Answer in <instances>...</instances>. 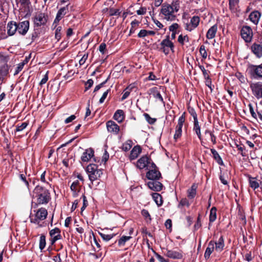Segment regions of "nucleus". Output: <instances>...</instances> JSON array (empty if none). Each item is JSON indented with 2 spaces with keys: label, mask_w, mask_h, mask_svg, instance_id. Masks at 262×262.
Segmentation results:
<instances>
[{
  "label": "nucleus",
  "mask_w": 262,
  "mask_h": 262,
  "mask_svg": "<svg viewBox=\"0 0 262 262\" xmlns=\"http://www.w3.org/2000/svg\"><path fill=\"white\" fill-rule=\"evenodd\" d=\"M182 130H178L176 129L175 133L174 134L173 138L176 141H177L182 136Z\"/></svg>",
  "instance_id": "864d4df0"
},
{
  "label": "nucleus",
  "mask_w": 262,
  "mask_h": 262,
  "mask_svg": "<svg viewBox=\"0 0 262 262\" xmlns=\"http://www.w3.org/2000/svg\"><path fill=\"white\" fill-rule=\"evenodd\" d=\"M132 238L130 236H123L118 240V245L120 247L124 246L125 243Z\"/></svg>",
  "instance_id": "f704fd0d"
},
{
  "label": "nucleus",
  "mask_w": 262,
  "mask_h": 262,
  "mask_svg": "<svg viewBox=\"0 0 262 262\" xmlns=\"http://www.w3.org/2000/svg\"><path fill=\"white\" fill-rule=\"evenodd\" d=\"M260 14L258 11H254L249 15L250 20L254 24H257L260 18Z\"/></svg>",
  "instance_id": "cd10ccee"
},
{
  "label": "nucleus",
  "mask_w": 262,
  "mask_h": 262,
  "mask_svg": "<svg viewBox=\"0 0 262 262\" xmlns=\"http://www.w3.org/2000/svg\"><path fill=\"white\" fill-rule=\"evenodd\" d=\"M100 235L103 240L108 241L115 236V234H105L100 233Z\"/></svg>",
  "instance_id": "c03bdc74"
},
{
  "label": "nucleus",
  "mask_w": 262,
  "mask_h": 262,
  "mask_svg": "<svg viewBox=\"0 0 262 262\" xmlns=\"http://www.w3.org/2000/svg\"><path fill=\"white\" fill-rule=\"evenodd\" d=\"M47 21V17L42 13L36 14L34 18V23L36 25L40 26L45 25Z\"/></svg>",
  "instance_id": "4468645a"
},
{
  "label": "nucleus",
  "mask_w": 262,
  "mask_h": 262,
  "mask_svg": "<svg viewBox=\"0 0 262 262\" xmlns=\"http://www.w3.org/2000/svg\"><path fill=\"white\" fill-rule=\"evenodd\" d=\"M165 255L172 259H181L183 257V254L180 250H167Z\"/></svg>",
  "instance_id": "dca6fc26"
},
{
  "label": "nucleus",
  "mask_w": 262,
  "mask_h": 262,
  "mask_svg": "<svg viewBox=\"0 0 262 262\" xmlns=\"http://www.w3.org/2000/svg\"><path fill=\"white\" fill-rule=\"evenodd\" d=\"M94 156V151L89 148L85 150L81 156V160L83 162H88Z\"/></svg>",
  "instance_id": "4be33fe9"
},
{
  "label": "nucleus",
  "mask_w": 262,
  "mask_h": 262,
  "mask_svg": "<svg viewBox=\"0 0 262 262\" xmlns=\"http://www.w3.org/2000/svg\"><path fill=\"white\" fill-rule=\"evenodd\" d=\"M107 130L114 134H117L119 130V126L114 121H108L106 123Z\"/></svg>",
  "instance_id": "ddd939ff"
},
{
  "label": "nucleus",
  "mask_w": 262,
  "mask_h": 262,
  "mask_svg": "<svg viewBox=\"0 0 262 262\" xmlns=\"http://www.w3.org/2000/svg\"><path fill=\"white\" fill-rule=\"evenodd\" d=\"M27 62V60H26L25 61L19 63L16 69V71L14 73V75H17L20 71H21L26 63Z\"/></svg>",
  "instance_id": "a18cd8bd"
},
{
  "label": "nucleus",
  "mask_w": 262,
  "mask_h": 262,
  "mask_svg": "<svg viewBox=\"0 0 262 262\" xmlns=\"http://www.w3.org/2000/svg\"><path fill=\"white\" fill-rule=\"evenodd\" d=\"M98 170L97 166L95 164H91L89 165L86 168V171H87L88 174H90V173L93 172L95 171V170Z\"/></svg>",
  "instance_id": "ea45409f"
},
{
  "label": "nucleus",
  "mask_w": 262,
  "mask_h": 262,
  "mask_svg": "<svg viewBox=\"0 0 262 262\" xmlns=\"http://www.w3.org/2000/svg\"><path fill=\"white\" fill-rule=\"evenodd\" d=\"M251 50L257 58L262 57V44L254 43L251 46Z\"/></svg>",
  "instance_id": "9b49d317"
},
{
  "label": "nucleus",
  "mask_w": 262,
  "mask_h": 262,
  "mask_svg": "<svg viewBox=\"0 0 262 262\" xmlns=\"http://www.w3.org/2000/svg\"><path fill=\"white\" fill-rule=\"evenodd\" d=\"M132 147L131 141H128L126 143L123 144L122 145V149L124 151H128Z\"/></svg>",
  "instance_id": "8fccbe9b"
},
{
  "label": "nucleus",
  "mask_w": 262,
  "mask_h": 262,
  "mask_svg": "<svg viewBox=\"0 0 262 262\" xmlns=\"http://www.w3.org/2000/svg\"><path fill=\"white\" fill-rule=\"evenodd\" d=\"M141 214L147 222H150L151 221L150 214L147 210L143 209L141 211Z\"/></svg>",
  "instance_id": "79ce46f5"
},
{
  "label": "nucleus",
  "mask_w": 262,
  "mask_h": 262,
  "mask_svg": "<svg viewBox=\"0 0 262 262\" xmlns=\"http://www.w3.org/2000/svg\"><path fill=\"white\" fill-rule=\"evenodd\" d=\"M156 257L160 262H168L167 260H166L163 257L159 254H156Z\"/></svg>",
  "instance_id": "774afa93"
},
{
  "label": "nucleus",
  "mask_w": 262,
  "mask_h": 262,
  "mask_svg": "<svg viewBox=\"0 0 262 262\" xmlns=\"http://www.w3.org/2000/svg\"><path fill=\"white\" fill-rule=\"evenodd\" d=\"M55 30V38L59 40L61 38V31L62 30V27L61 26L56 27Z\"/></svg>",
  "instance_id": "de8ad7c7"
},
{
  "label": "nucleus",
  "mask_w": 262,
  "mask_h": 262,
  "mask_svg": "<svg viewBox=\"0 0 262 262\" xmlns=\"http://www.w3.org/2000/svg\"><path fill=\"white\" fill-rule=\"evenodd\" d=\"M68 12V8L67 7H63L60 8L57 13L56 16L58 17L59 18H62L64 15L66 14Z\"/></svg>",
  "instance_id": "4c0bfd02"
},
{
  "label": "nucleus",
  "mask_w": 262,
  "mask_h": 262,
  "mask_svg": "<svg viewBox=\"0 0 262 262\" xmlns=\"http://www.w3.org/2000/svg\"><path fill=\"white\" fill-rule=\"evenodd\" d=\"M114 119L119 123L122 122L124 119L123 111L121 110H117L114 115Z\"/></svg>",
  "instance_id": "bb28decb"
},
{
  "label": "nucleus",
  "mask_w": 262,
  "mask_h": 262,
  "mask_svg": "<svg viewBox=\"0 0 262 262\" xmlns=\"http://www.w3.org/2000/svg\"><path fill=\"white\" fill-rule=\"evenodd\" d=\"M17 31L23 35H25L29 29V22L28 20H25L17 24Z\"/></svg>",
  "instance_id": "9d476101"
},
{
  "label": "nucleus",
  "mask_w": 262,
  "mask_h": 262,
  "mask_svg": "<svg viewBox=\"0 0 262 262\" xmlns=\"http://www.w3.org/2000/svg\"><path fill=\"white\" fill-rule=\"evenodd\" d=\"M241 34L242 37L246 42L251 41L253 36V33L250 27L244 26L241 30Z\"/></svg>",
  "instance_id": "0eeeda50"
},
{
  "label": "nucleus",
  "mask_w": 262,
  "mask_h": 262,
  "mask_svg": "<svg viewBox=\"0 0 262 262\" xmlns=\"http://www.w3.org/2000/svg\"><path fill=\"white\" fill-rule=\"evenodd\" d=\"M161 174L160 172L157 170L156 166L155 167L148 169V171L146 173V177L149 180H158L160 177Z\"/></svg>",
  "instance_id": "f8f14e48"
},
{
  "label": "nucleus",
  "mask_w": 262,
  "mask_h": 262,
  "mask_svg": "<svg viewBox=\"0 0 262 262\" xmlns=\"http://www.w3.org/2000/svg\"><path fill=\"white\" fill-rule=\"evenodd\" d=\"M216 219V209L215 207H212L210 211L209 221L213 222Z\"/></svg>",
  "instance_id": "7c9ffc66"
},
{
  "label": "nucleus",
  "mask_w": 262,
  "mask_h": 262,
  "mask_svg": "<svg viewBox=\"0 0 262 262\" xmlns=\"http://www.w3.org/2000/svg\"><path fill=\"white\" fill-rule=\"evenodd\" d=\"M83 199V206L81 208V211H83L88 205V202L86 200V196L84 195H82Z\"/></svg>",
  "instance_id": "bf43d9fd"
},
{
  "label": "nucleus",
  "mask_w": 262,
  "mask_h": 262,
  "mask_svg": "<svg viewBox=\"0 0 262 262\" xmlns=\"http://www.w3.org/2000/svg\"><path fill=\"white\" fill-rule=\"evenodd\" d=\"M50 235L52 237V244H54L56 241L61 238L60 231L57 228H55L52 229L50 231Z\"/></svg>",
  "instance_id": "f3484780"
},
{
  "label": "nucleus",
  "mask_w": 262,
  "mask_h": 262,
  "mask_svg": "<svg viewBox=\"0 0 262 262\" xmlns=\"http://www.w3.org/2000/svg\"><path fill=\"white\" fill-rule=\"evenodd\" d=\"M147 36V30L144 29L140 30V31L139 32L138 34V36L140 38H143Z\"/></svg>",
  "instance_id": "5fc2aeb1"
},
{
  "label": "nucleus",
  "mask_w": 262,
  "mask_h": 262,
  "mask_svg": "<svg viewBox=\"0 0 262 262\" xmlns=\"http://www.w3.org/2000/svg\"><path fill=\"white\" fill-rule=\"evenodd\" d=\"M178 40L180 43L183 45L184 42H188V37L187 35L183 36L180 35L179 36Z\"/></svg>",
  "instance_id": "49530a36"
},
{
  "label": "nucleus",
  "mask_w": 262,
  "mask_h": 262,
  "mask_svg": "<svg viewBox=\"0 0 262 262\" xmlns=\"http://www.w3.org/2000/svg\"><path fill=\"white\" fill-rule=\"evenodd\" d=\"M224 246V239L222 236H221L217 242H214L215 252L220 253L223 250Z\"/></svg>",
  "instance_id": "412c9836"
},
{
  "label": "nucleus",
  "mask_w": 262,
  "mask_h": 262,
  "mask_svg": "<svg viewBox=\"0 0 262 262\" xmlns=\"http://www.w3.org/2000/svg\"><path fill=\"white\" fill-rule=\"evenodd\" d=\"M179 27V26L178 24L174 23L169 27V31L171 32H177V30L178 29Z\"/></svg>",
  "instance_id": "13d9d810"
},
{
  "label": "nucleus",
  "mask_w": 262,
  "mask_h": 262,
  "mask_svg": "<svg viewBox=\"0 0 262 262\" xmlns=\"http://www.w3.org/2000/svg\"><path fill=\"white\" fill-rule=\"evenodd\" d=\"M28 125L27 122H23L20 125H18L16 128V132H20L24 130Z\"/></svg>",
  "instance_id": "603ef678"
},
{
  "label": "nucleus",
  "mask_w": 262,
  "mask_h": 262,
  "mask_svg": "<svg viewBox=\"0 0 262 262\" xmlns=\"http://www.w3.org/2000/svg\"><path fill=\"white\" fill-rule=\"evenodd\" d=\"M200 23V18L198 16H193L189 23L185 24V29L189 31H191L198 27Z\"/></svg>",
  "instance_id": "6e6552de"
},
{
  "label": "nucleus",
  "mask_w": 262,
  "mask_h": 262,
  "mask_svg": "<svg viewBox=\"0 0 262 262\" xmlns=\"http://www.w3.org/2000/svg\"><path fill=\"white\" fill-rule=\"evenodd\" d=\"M196 186L195 184L192 185L190 189L188 190V196L189 198H193L196 194Z\"/></svg>",
  "instance_id": "473e14b6"
},
{
  "label": "nucleus",
  "mask_w": 262,
  "mask_h": 262,
  "mask_svg": "<svg viewBox=\"0 0 262 262\" xmlns=\"http://www.w3.org/2000/svg\"><path fill=\"white\" fill-rule=\"evenodd\" d=\"M110 91V90H107V91H106L105 92H104L103 93L102 97H101V98L99 100V102L100 103H102L104 101V100L106 98Z\"/></svg>",
  "instance_id": "052dcab7"
},
{
  "label": "nucleus",
  "mask_w": 262,
  "mask_h": 262,
  "mask_svg": "<svg viewBox=\"0 0 262 262\" xmlns=\"http://www.w3.org/2000/svg\"><path fill=\"white\" fill-rule=\"evenodd\" d=\"M102 174V171L101 169H98L95 171L89 174V178L91 181L93 182L98 179Z\"/></svg>",
  "instance_id": "a878e982"
},
{
  "label": "nucleus",
  "mask_w": 262,
  "mask_h": 262,
  "mask_svg": "<svg viewBox=\"0 0 262 262\" xmlns=\"http://www.w3.org/2000/svg\"><path fill=\"white\" fill-rule=\"evenodd\" d=\"M152 197L154 201L158 206L162 205L163 201L162 200V197L160 194L158 193H153L152 194Z\"/></svg>",
  "instance_id": "c756f323"
},
{
  "label": "nucleus",
  "mask_w": 262,
  "mask_h": 262,
  "mask_svg": "<svg viewBox=\"0 0 262 262\" xmlns=\"http://www.w3.org/2000/svg\"><path fill=\"white\" fill-rule=\"evenodd\" d=\"M205 135L210 139L213 144H216V137L210 130L208 129L206 130Z\"/></svg>",
  "instance_id": "2f4dec72"
},
{
  "label": "nucleus",
  "mask_w": 262,
  "mask_h": 262,
  "mask_svg": "<svg viewBox=\"0 0 262 262\" xmlns=\"http://www.w3.org/2000/svg\"><path fill=\"white\" fill-rule=\"evenodd\" d=\"M211 152L214 158L217 161L218 163H219L220 164H222L223 163L221 157L220 156L219 154L217 152V151L216 150H215L214 149H211Z\"/></svg>",
  "instance_id": "c9c22d12"
},
{
  "label": "nucleus",
  "mask_w": 262,
  "mask_h": 262,
  "mask_svg": "<svg viewBox=\"0 0 262 262\" xmlns=\"http://www.w3.org/2000/svg\"><path fill=\"white\" fill-rule=\"evenodd\" d=\"M147 185L149 189L156 191H160L162 188V184L156 181H150Z\"/></svg>",
  "instance_id": "6ab92c4d"
},
{
  "label": "nucleus",
  "mask_w": 262,
  "mask_h": 262,
  "mask_svg": "<svg viewBox=\"0 0 262 262\" xmlns=\"http://www.w3.org/2000/svg\"><path fill=\"white\" fill-rule=\"evenodd\" d=\"M189 203L188 201L186 199H183L180 202L178 207L179 208H180L183 206L189 207Z\"/></svg>",
  "instance_id": "3c124183"
},
{
  "label": "nucleus",
  "mask_w": 262,
  "mask_h": 262,
  "mask_svg": "<svg viewBox=\"0 0 262 262\" xmlns=\"http://www.w3.org/2000/svg\"><path fill=\"white\" fill-rule=\"evenodd\" d=\"M46 246V239L45 236H41L39 240V248L42 250Z\"/></svg>",
  "instance_id": "09e8293b"
},
{
  "label": "nucleus",
  "mask_w": 262,
  "mask_h": 262,
  "mask_svg": "<svg viewBox=\"0 0 262 262\" xmlns=\"http://www.w3.org/2000/svg\"><path fill=\"white\" fill-rule=\"evenodd\" d=\"M75 119H76V116L74 115H72L70 116V117H69L68 118H67L64 120V123L66 124H68L70 122H71L72 121H73Z\"/></svg>",
  "instance_id": "e2e57ef3"
},
{
  "label": "nucleus",
  "mask_w": 262,
  "mask_h": 262,
  "mask_svg": "<svg viewBox=\"0 0 262 262\" xmlns=\"http://www.w3.org/2000/svg\"><path fill=\"white\" fill-rule=\"evenodd\" d=\"M130 93V92H129V88H126V89L124 91L123 96L122 97V100L126 99L128 97Z\"/></svg>",
  "instance_id": "4d7b16f0"
},
{
  "label": "nucleus",
  "mask_w": 262,
  "mask_h": 262,
  "mask_svg": "<svg viewBox=\"0 0 262 262\" xmlns=\"http://www.w3.org/2000/svg\"><path fill=\"white\" fill-rule=\"evenodd\" d=\"M141 152V148L139 146H135L132 149L129 156V159L131 160L136 159L139 154Z\"/></svg>",
  "instance_id": "5701e85b"
},
{
  "label": "nucleus",
  "mask_w": 262,
  "mask_h": 262,
  "mask_svg": "<svg viewBox=\"0 0 262 262\" xmlns=\"http://www.w3.org/2000/svg\"><path fill=\"white\" fill-rule=\"evenodd\" d=\"M185 122V117L184 115H182L178 120V123L176 127V129L178 130H182V127L183 126V124Z\"/></svg>",
  "instance_id": "e433bc0d"
},
{
  "label": "nucleus",
  "mask_w": 262,
  "mask_h": 262,
  "mask_svg": "<svg viewBox=\"0 0 262 262\" xmlns=\"http://www.w3.org/2000/svg\"><path fill=\"white\" fill-rule=\"evenodd\" d=\"M249 183L250 187L254 189L259 187L258 182L255 178H250Z\"/></svg>",
  "instance_id": "72a5a7b5"
},
{
  "label": "nucleus",
  "mask_w": 262,
  "mask_h": 262,
  "mask_svg": "<svg viewBox=\"0 0 262 262\" xmlns=\"http://www.w3.org/2000/svg\"><path fill=\"white\" fill-rule=\"evenodd\" d=\"M215 251L214 248V242L210 241L207 247L206 251L204 253V257L205 259H208L209 258L210 255Z\"/></svg>",
  "instance_id": "aec40b11"
},
{
  "label": "nucleus",
  "mask_w": 262,
  "mask_h": 262,
  "mask_svg": "<svg viewBox=\"0 0 262 262\" xmlns=\"http://www.w3.org/2000/svg\"><path fill=\"white\" fill-rule=\"evenodd\" d=\"M250 88L253 96L257 99L262 98V82H256L250 85Z\"/></svg>",
  "instance_id": "423d86ee"
},
{
  "label": "nucleus",
  "mask_w": 262,
  "mask_h": 262,
  "mask_svg": "<svg viewBox=\"0 0 262 262\" xmlns=\"http://www.w3.org/2000/svg\"><path fill=\"white\" fill-rule=\"evenodd\" d=\"M108 158L109 154L105 149L102 156V161L105 163L108 160Z\"/></svg>",
  "instance_id": "680f3d73"
},
{
  "label": "nucleus",
  "mask_w": 262,
  "mask_h": 262,
  "mask_svg": "<svg viewBox=\"0 0 262 262\" xmlns=\"http://www.w3.org/2000/svg\"><path fill=\"white\" fill-rule=\"evenodd\" d=\"M179 10V6L177 3L163 5L161 10V14L164 19L172 21L176 19Z\"/></svg>",
  "instance_id": "f257e3e1"
},
{
  "label": "nucleus",
  "mask_w": 262,
  "mask_h": 262,
  "mask_svg": "<svg viewBox=\"0 0 262 262\" xmlns=\"http://www.w3.org/2000/svg\"><path fill=\"white\" fill-rule=\"evenodd\" d=\"M160 89L156 87L150 89V94L151 95L157 100L163 102V99L160 94Z\"/></svg>",
  "instance_id": "a211bd4d"
},
{
  "label": "nucleus",
  "mask_w": 262,
  "mask_h": 262,
  "mask_svg": "<svg viewBox=\"0 0 262 262\" xmlns=\"http://www.w3.org/2000/svg\"><path fill=\"white\" fill-rule=\"evenodd\" d=\"M229 7L232 11H235L236 9L238 3V0H229Z\"/></svg>",
  "instance_id": "58836bf2"
},
{
  "label": "nucleus",
  "mask_w": 262,
  "mask_h": 262,
  "mask_svg": "<svg viewBox=\"0 0 262 262\" xmlns=\"http://www.w3.org/2000/svg\"><path fill=\"white\" fill-rule=\"evenodd\" d=\"M106 49V45L104 43H102L99 46V50L102 54L104 53V51Z\"/></svg>",
  "instance_id": "338daca9"
},
{
  "label": "nucleus",
  "mask_w": 262,
  "mask_h": 262,
  "mask_svg": "<svg viewBox=\"0 0 262 262\" xmlns=\"http://www.w3.org/2000/svg\"><path fill=\"white\" fill-rule=\"evenodd\" d=\"M200 53L202 57L204 59H206L207 57V53L205 49V47L204 45H202L200 48Z\"/></svg>",
  "instance_id": "37998d69"
},
{
  "label": "nucleus",
  "mask_w": 262,
  "mask_h": 262,
  "mask_svg": "<svg viewBox=\"0 0 262 262\" xmlns=\"http://www.w3.org/2000/svg\"><path fill=\"white\" fill-rule=\"evenodd\" d=\"M17 23L11 21L8 23L6 27L7 33L9 36L13 35L17 31Z\"/></svg>",
  "instance_id": "2eb2a0df"
},
{
  "label": "nucleus",
  "mask_w": 262,
  "mask_h": 262,
  "mask_svg": "<svg viewBox=\"0 0 262 262\" xmlns=\"http://www.w3.org/2000/svg\"><path fill=\"white\" fill-rule=\"evenodd\" d=\"M144 116L146 120L148 122V123L150 124H154L157 120L156 118L150 117V116L148 114L146 113H145L144 114Z\"/></svg>",
  "instance_id": "a19ab883"
},
{
  "label": "nucleus",
  "mask_w": 262,
  "mask_h": 262,
  "mask_svg": "<svg viewBox=\"0 0 262 262\" xmlns=\"http://www.w3.org/2000/svg\"><path fill=\"white\" fill-rule=\"evenodd\" d=\"M199 68L201 71L203 72L205 78L208 79L209 75L208 74L207 71L205 69V68L203 66H200Z\"/></svg>",
  "instance_id": "6e6d98bb"
},
{
  "label": "nucleus",
  "mask_w": 262,
  "mask_h": 262,
  "mask_svg": "<svg viewBox=\"0 0 262 262\" xmlns=\"http://www.w3.org/2000/svg\"><path fill=\"white\" fill-rule=\"evenodd\" d=\"M33 196L37 198L39 204H47L51 199L49 190L39 186L34 189Z\"/></svg>",
  "instance_id": "f03ea898"
},
{
  "label": "nucleus",
  "mask_w": 262,
  "mask_h": 262,
  "mask_svg": "<svg viewBox=\"0 0 262 262\" xmlns=\"http://www.w3.org/2000/svg\"><path fill=\"white\" fill-rule=\"evenodd\" d=\"M249 69L253 76L262 78V63L259 65H251Z\"/></svg>",
  "instance_id": "1a4fd4ad"
},
{
  "label": "nucleus",
  "mask_w": 262,
  "mask_h": 262,
  "mask_svg": "<svg viewBox=\"0 0 262 262\" xmlns=\"http://www.w3.org/2000/svg\"><path fill=\"white\" fill-rule=\"evenodd\" d=\"M136 166L140 169H145L146 170L150 169L155 167V164L152 162L151 159L144 156L141 157L136 163Z\"/></svg>",
  "instance_id": "7ed1b4c3"
},
{
  "label": "nucleus",
  "mask_w": 262,
  "mask_h": 262,
  "mask_svg": "<svg viewBox=\"0 0 262 262\" xmlns=\"http://www.w3.org/2000/svg\"><path fill=\"white\" fill-rule=\"evenodd\" d=\"M71 189L73 192V196L76 197L79 190V183L78 181L73 182L71 186Z\"/></svg>",
  "instance_id": "c85d7f7f"
},
{
  "label": "nucleus",
  "mask_w": 262,
  "mask_h": 262,
  "mask_svg": "<svg viewBox=\"0 0 262 262\" xmlns=\"http://www.w3.org/2000/svg\"><path fill=\"white\" fill-rule=\"evenodd\" d=\"M88 57V54H84L83 56L82 57V58L80 59L79 63L80 65L83 64L86 60H87Z\"/></svg>",
  "instance_id": "0e129e2a"
},
{
  "label": "nucleus",
  "mask_w": 262,
  "mask_h": 262,
  "mask_svg": "<svg viewBox=\"0 0 262 262\" xmlns=\"http://www.w3.org/2000/svg\"><path fill=\"white\" fill-rule=\"evenodd\" d=\"M34 212H35L34 215H31L30 218L31 222L35 224H38L40 221L46 219L48 214L47 210L43 208H41Z\"/></svg>",
  "instance_id": "20e7f679"
},
{
  "label": "nucleus",
  "mask_w": 262,
  "mask_h": 262,
  "mask_svg": "<svg viewBox=\"0 0 262 262\" xmlns=\"http://www.w3.org/2000/svg\"><path fill=\"white\" fill-rule=\"evenodd\" d=\"M193 130L195 132L199 139L201 140L202 145H204V142L202 141V139L201 127L199 124L198 120L194 121Z\"/></svg>",
  "instance_id": "b1692460"
},
{
  "label": "nucleus",
  "mask_w": 262,
  "mask_h": 262,
  "mask_svg": "<svg viewBox=\"0 0 262 262\" xmlns=\"http://www.w3.org/2000/svg\"><path fill=\"white\" fill-rule=\"evenodd\" d=\"M146 12V9L144 7L140 8L137 11V13L138 15H144Z\"/></svg>",
  "instance_id": "69168bd1"
},
{
  "label": "nucleus",
  "mask_w": 262,
  "mask_h": 262,
  "mask_svg": "<svg viewBox=\"0 0 262 262\" xmlns=\"http://www.w3.org/2000/svg\"><path fill=\"white\" fill-rule=\"evenodd\" d=\"M160 46L161 50L166 55L169 54L170 51L174 52V45L170 40L169 36H167L161 41Z\"/></svg>",
  "instance_id": "39448f33"
},
{
  "label": "nucleus",
  "mask_w": 262,
  "mask_h": 262,
  "mask_svg": "<svg viewBox=\"0 0 262 262\" xmlns=\"http://www.w3.org/2000/svg\"><path fill=\"white\" fill-rule=\"evenodd\" d=\"M217 30V26L216 25H213L207 31V34H206V37L209 39L213 38L215 36Z\"/></svg>",
  "instance_id": "393cba45"
}]
</instances>
